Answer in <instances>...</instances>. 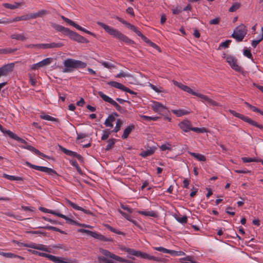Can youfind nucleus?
<instances>
[{
    "label": "nucleus",
    "instance_id": "21",
    "mask_svg": "<svg viewBox=\"0 0 263 263\" xmlns=\"http://www.w3.org/2000/svg\"><path fill=\"white\" fill-rule=\"evenodd\" d=\"M241 120L255 127H258L261 129H263V126L262 125L258 124L256 122L252 120L251 118L245 116L243 115Z\"/></svg>",
    "mask_w": 263,
    "mask_h": 263
},
{
    "label": "nucleus",
    "instance_id": "23",
    "mask_svg": "<svg viewBox=\"0 0 263 263\" xmlns=\"http://www.w3.org/2000/svg\"><path fill=\"white\" fill-rule=\"evenodd\" d=\"M97 24L104 28L106 31H107L108 33H109L111 35H115V30L111 28L109 26L105 25V24L102 23V22H98Z\"/></svg>",
    "mask_w": 263,
    "mask_h": 263
},
{
    "label": "nucleus",
    "instance_id": "36",
    "mask_svg": "<svg viewBox=\"0 0 263 263\" xmlns=\"http://www.w3.org/2000/svg\"><path fill=\"white\" fill-rule=\"evenodd\" d=\"M17 50V48H3L0 49V54H10L13 53L15 52Z\"/></svg>",
    "mask_w": 263,
    "mask_h": 263
},
{
    "label": "nucleus",
    "instance_id": "45",
    "mask_svg": "<svg viewBox=\"0 0 263 263\" xmlns=\"http://www.w3.org/2000/svg\"><path fill=\"white\" fill-rule=\"evenodd\" d=\"M127 252L129 255L135 256L136 257H139L140 254V251L136 250L130 248L127 249Z\"/></svg>",
    "mask_w": 263,
    "mask_h": 263
},
{
    "label": "nucleus",
    "instance_id": "38",
    "mask_svg": "<svg viewBox=\"0 0 263 263\" xmlns=\"http://www.w3.org/2000/svg\"><path fill=\"white\" fill-rule=\"evenodd\" d=\"M64 219H65L67 222H69L71 223H72L73 224H75V225H77L78 226H82V227H84L85 228H90V226L86 225L85 224L80 223L78 222L77 221H76L72 219L69 218L67 216H66V218H64Z\"/></svg>",
    "mask_w": 263,
    "mask_h": 263
},
{
    "label": "nucleus",
    "instance_id": "43",
    "mask_svg": "<svg viewBox=\"0 0 263 263\" xmlns=\"http://www.w3.org/2000/svg\"><path fill=\"white\" fill-rule=\"evenodd\" d=\"M140 118H142L143 120H145V121H157L159 118L160 117H151V116H145V115H140Z\"/></svg>",
    "mask_w": 263,
    "mask_h": 263
},
{
    "label": "nucleus",
    "instance_id": "53",
    "mask_svg": "<svg viewBox=\"0 0 263 263\" xmlns=\"http://www.w3.org/2000/svg\"><path fill=\"white\" fill-rule=\"evenodd\" d=\"M28 20V15H25L21 16H17L13 18V22H18L21 21H27Z\"/></svg>",
    "mask_w": 263,
    "mask_h": 263
},
{
    "label": "nucleus",
    "instance_id": "19",
    "mask_svg": "<svg viewBox=\"0 0 263 263\" xmlns=\"http://www.w3.org/2000/svg\"><path fill=\"white\" fill-rule=\"evenodd\" d=\"M156 146H151L148 147L146 150L143 151L140 154V155L143 157L145 158L147 156L152 155L156 151Z\"/></svg>",
    "mask_w": 263,
    "mask_h": 263
},
{
    "label": "nucleus",
    "instance_id": "42",
    "mask_svg": "<svg viewBox=\"0 0 263 263\" xmlns=\"http://www.w3.org/2000/svg\"><path fill=\"white\" fill-rule=\"evenodd\" d=\"M40 117L41 119L47 120V121H55L57 122L58 121V119L57 118H55L54 117H52L49 115H45L44 114H42L41 115Z\"/></svg>",
    "mask_w": 263,
    "mask_h": 263
},
{
    "label": "nucleus",
    "instance_id": "37",
    "mask_svg": "<svg viewBox=\"0 0 263 263\" xmlns=\"http://www.w3.org/2000/svg\"><path fill=\"white\" fill-rule=\"evenodd\" d=\"M160 149L162 151H165L166 150L171 151L172 150V145L170 143L166 142L160 146Z\"/></svg>",
    "mask_w": 263,
    "mask_h": 263
},
{
    "label": "nucleus",
    "instance_id": "61",
    "mask_svg": "<svg viewBox=\"0 0 263 263\" xmlns=\"http://www.w3.org/2000/svg\"><path fill=\"white\" fill-rule=\"evenodd\" d=\"M118 212L121 214L122 215V216L125 218H126L127 220L129 221V220H132V218H131V216L127 214V213H125L124 212H123L121 210H118Z\"/></svg>",
    "mask_w": 263,
    "mask_h": 263
},
{
    "label": "nucleus",
    "instance_id": "33",
    "mask_svg": "<svg viewBox=\"0 0 263 263\" xmlns=\"http://www.w3.org/2000/svg\"><path fill=\"white\" fill-rule=\"evenodd\" d=\"M99 95L105 101L109 102L112 105H115V101L106 95L104 94L102 92H99Z\"/></svg>",
    "mask_w": 263,
    "mask_h": 263
},
{
    "label": "nucleus",
    "instance_id": "17",
    "mask_svg": "<svg viewBox=\"0 0 263 263\" xmlns=\"http://www.w3.org/2000/svg\"><path fill=\"white\" fill-rule=\"evenodd\" d=\"M62 151L66 155L77 158L79 160H82L83 159V157L80 154H78L77 153L73 152L70 150H68L66 148L61 147V148Z\"/></svg>",
    "mask_w": 263,
    "mask_h": 263
},
{
    "label": "nucleus",
    "instance_id": "28",
    "mask_svg": "<svg viewBox=\"0 0 263 263\" xmlns=\"http://www.w3.org/2000/svg\"><path fill=\"white\" fill-rule=\"evenodd\" d=\"M106 143L107 144L106 145L105 149L106 151H109L114 147L115 144V139H109L107 141Z\"/></svg>",
    "mask_w": 263,
    "mask_h": 263
},
{
    "label": "nucleus",
    "instance_id": "26",
    "mask_svg": "<svg viewBox=\"0 0 263 263\" xmlns=\"http://www.w3.org/2000/svg\"><path fill=\"white\" fill-rule=\"evenodd\" d=\"M0 255H2L4 257L9 258H20L21 259H24V257H21L20 256H18L17 255L14 254L13 253H10V252H0Z\"/></svg>",
    "mask_w": 263,
    "mask_h": 263
},
{
    "label": "nucleus",
    "instance_id": "32",
    "mask_svg": "<svg viewBox=\"0 0 263 263\" xmlns=\"http://www.w3.org/2000/svg\"><path fill=\"white\" fill-rule=\"evenodd\" d=\"M10 37L12 39H15V40H16L18 41H25L27 39L25 37L24 33H20V34L14 33L11 35Z\"/></svg>",
    "mask_w": 263,
    "mask_h": 263
},
{
    "label": "nucleus",
    "instance_id": "29",
    "mask_svg": "<svg viewBox=\"0 0 263 263\" xmlns=\"http://www.w3.org/2000/svg\"><path fill=\"white\" fill-rule=\"evenodd\" d=\"M179 261L181 263H197L192 256L181 258L179 259Z\"/></svg>",
    "mask_w": 263,
    "mask_h": 263
},
{
    "label": "nucleus",
    "instance_id": "1",
    "mask_svg": "<svg viewBox=\"0 0 263 263\" xmlns=\"http://www.w3.org/2000/svg\"><path fill=\"white\" fill-rule=\"evenodd\" d=\"M65 68L63 71L65 73L72 71V69L83 68L86 67V64L79 60L73 59H67L64 62Z\"/></svg>",
    "mask_w": 263,
    "mask_h": 263
},
{
    "label": "nucleus",
    "instance_id": "50",
    "mask_svg": "<svg viewBox=\"0 0 263 263\" xmlns=\"http://www.w3.org/2000/svg\"><path fill=\"white\" fill-rule=\"evenodd\" d=\"M26 142H27L26 141ZM24 144H25V145H22L20 147L22 148L28 149L30 151L34 152L35 153V152L36 150V149L35 148H34L33 146H32L30 145H28L27 143H25Z\"/></svg>",
    "mask_w": 263,
    "mask_h": 263
},
{
    "label": "nucleus",
    "instance_id": "34",
    "mask_svg": "<svg viewBox=\"0 0 263 263\" xmlns=\"http://www.w3.org/2000/svg\"><path fill=\"white\" fill-rule=\"evenodd\" d=\"M52 27L59 31L64 32L66 34H67V33L69 30L68 28H65L61 25L55 24H53L52 25Z\"/></svg>",
    "mask_w": 263,
    "mask_h": 263
},
{
    "label": "nucleus",
    "instance_id": "58",
    "mask_svg": "<svg viewBox=\"0 0 263 263\" xmlns=\"http://www.w3.org/2000/svg\"><path fill=\"white\" fill-rule=\"evenodd\" d=\"M229 111L233 115V116H234L235 117H237L240 119H242L243 115H242V114H239L237 112H236L235 110H232V109H230L229 110Z\"/></svg>",
    "mask_w": 263,
    "mask_h": 263
},
{
    "label": "nucleus",
    "instance_id": "6",
    "mask_svg": "<svg viewBox=\"0 0 263 263\" xmlns=\"http://www.w3.org/2000/svg\"><path fill=\"white\" fill-rule=\"evenodd\" d=\"M25 165L26 166L29 167L30 168H33V169H34V170H37V171H39L41 172H45V173L48 174L49 175H50L52 176L58 175L57 172L51 168H49V167H47L46 166H41L35 165L31 164V163H30L28 161H26L25 162Z\"/></svg>",
    "mask_w": 263,
    "mask_h": 263
},
{
    "label": "nucleus",
    "instance_id": "49",
    "mask_svg": "<svg viewBox=\"0 0 263 263\" xmlns=\"http://www.w3.org/2000/svg\"><path fill=\"white\" fill-rule=\"evenodd\" d=\"M240 7V3L238 2L234 3L229 8V11L231 12H234L238 10Z\"/></svg>",
    "mask_w": 263,
    "mask_h": 263
},
{
    "label": "nucleus",
    "instance_id": "20",
    "mask_svg": "<svg viewBox=\"0 0 263 263\" xmlns=\"http://www.w3.org/2000/svg\"><path fill=\"white\" fill-rule=\"evenodd\" d=\"M67 203L76 210L81 211L83 212L84 213L87 214H91V212L89 210H85V209H83V208L78 206L77 204L72 202V201H71L69 200H67Z\"/></svg>",
    "mask_w": 263,
    "mask_h": 263
},
{
    "label": "nucleus",
    "instance_id": "30",
    "mask_svg": "<svg viewBox=\"0 0 263 263\" xmlns=\"http://www.w3.org/2000/svg\"><path fill=\"white\" fill-rule=\"evenodd\" d=\"M78 231L80 232L87 234L90 235L91 236H92L95 238H97V239L98 238V236L100 235V234H99L98 233L93 232H92L91 231H89V230H86V229H79Z\"/></svg>",
    "mask_w": 263,
    "mask_h": 263
},
{
    "label": "nucleus",
    "instance_id": "4",
    "mask_svg": "<svg viewBox=\"0 0 263 263\" xmlns=\"http://www.w3.org/2000/svg\"><path fill=\"white\" fill-rule=\"evenodd\" d=\"M247 29L243 24L236 27L232 34V36L237 42L242 41L247 33Z\"/></svg>",
    "mask_w": 263,
    "mask_h": 263
},
{
    "label": "nucleus",
    "instance_id": "40",
    "mask_svg": "<svg viewBox=\"0 0 263 263\" xmlns=\"http://www.w3.org/2000/svg\"><path fill=\"white\" fill-rule=\"evenodd\" d=\"M138 213L146 216L155 217L156 213L153 211H140Z\"/></svg>",
    "mask_w": 263,
    "mask_h": 263
},
{
    "label": "nucleus",
    "instance_id": "22",
    "mask_svg": "<svg viewBox=\"0 0 263 263\" xmlns=\"http://www.w3.org/2000/svg\"><path fill=\"white\" fill-rule=\"evenodd\" d=\"M115 121V116L114 114L110 115L106 119L104 125L107 127H112L114 126L113 122Z\"/></svg>",
    "mask_w": 263,
    "mask_h": 263
},
{
    "label": "nucleus",
    "instance_id": "24",
    "mask_svg": "<svg viewBox=\"0 0 263 263\" xmlns=\"http://www.w3.org/2000/svg\"><path fill=\"white\" fill-rule=\"evenodd\" d=\"M190 155L194 157L196 159L199 161H205L206 159L205 156L199 153H196L194 152H189Z\"/></svg>",
    "mask_w": 263,
    "mask_h": 263
},
{
    "label": "nucleus",
    "instance_id": "57",
    "mask_svg": "<svg viewBox=\"0 0 263 263\" xmlns=\"http://www.w3.org/2000/svg\"><path fill=\"white\" fill-rule=\"evenodd\" d=\"M176 220L182 224H185L187 222V218L186 216L182 217H175Z\"/></svg>",
    "mask_w": 263,
    "mask_h": 263
},
{
    "label": "nucleus",
    "instance_id": "12",
    "mask_svg": "<svg viewBox=\"0 0 263 263\" xmlns=\"http://www.w3.org/2000/svg\"><path fill=\"white\" fill-rule=\"evenodd\" d=\"M67 35H68L71 39L78 42L82 43L88 42V41L84 37L80 35L76 32L70 30V29L69 30Z\"/></svg>",
    "mask_w": 263,
    "mask_h": 263
},
{
    "label": "nucleus",
    "instance_id": "55",
    "mask_svg": "<svg viewBox=\"0 0 263 263\" xmlns=\"http://www.w3.org/2000/svg\"><path fill=\"white\" fill-rule=\"evenodd\" d=\"M182 90L194 96L196 92V91H194L190 87L186 85H184Z\"/></svg>",
    "mask_w": 263,
    "mask_h": 263
},
{
    "label": "nucleus",
    "instance_id": "18",
    "mask_svg": "<svg viewBox=\"0 0 263 263\" xmlns=\"http://www.w3.org/2000/svg\"><path fill=\"white\" fill-rule=\"evenodd\" d=\"M116 38H118L121 41L126 43L127 44H134V42L132 40L128 38L126 36L122 33L116 31Z\"/></svg>",
    "mask_w": 263,
    "mask_h": 263
},
{
    "label": "nucleus",
    "instance_id": "7",
    "mask_svg": "<svg viewBox=\"0 0 263 263\" xmlns=\"http://www.w3.org/2000/svg\"><path fill=\"white\" fill-rule=\"evenodd\" d=\"M40 256L48 258L50 260L55 263H76V261L71 259L64 260L63 258L57 257L49 254L41 252Z\"/></svg>",
    "mask_w": 263,
    "mask_h": 263
},
{
    "label": "nucleus",
    "instance_id": "8",
    "mask_svg": "<svg viewBox=\"0 0 263 263\" xmlns=\"http://www.w3.org/2000/svg\"><path fill=\"white\" fill-rule=\"evenodd\" d=\"M21 246H23L27 248H30L36 250H41L50 253L51 252V249H50L47 246L31 242L30 243H21Z\"/></svg>",
    "mask_w": 263,
    "mask_h": 263
},
{
    "label": "nucleus",
    "instance_id": "3",
    "mask_svg": "<svg viewBox=\"0 0 263 263\" xmlns=\"http://www.w3.org/2000/svg\"><path fill=\"white\" fill-rule=\"evenodd\" d=\"M64 46L62 43H51L46 44H28L26 45L25 47L28 48H36L37 49H51L61 48Z\"/></svg>",
    "mask_w": 263,
    "mask_h": 263
},
{
    "label": "nucleus",
    "instance_id": "2",
    "mask_svg": "<svg viewBox=\"0 0 263 263\" xmlns=\"http://www.w3.org/2000/svg\"><path fill=\"white\" fill-rule=\"evenodd\" d=\"M99 252L103 255L98 257V261L100 263H115V255L111 253L108 251L100 248Z\"/></svg>",
    "mask_w": 263,
    "mask_h": 263
},
{
    "label": "nucleus",
    "instance_id": "39",
    "mask_svg": "<svg viewBox=\"0 0 263 263\" xmlns=\"http://www.w3.org/2000/svg\"><path fill=\"white\" fill-rule=\"evenodd\" d=\"M3 177L8 180H11V181H13V180L22 181V178L20 177L11 176V175H7L6 174H3Z\"/></svg>",
    "mask_w": 263,
    "mask_h": 263
},
{
    "label": "nucleus",
    "instance_id": "54",
    "mask_svg": "<svg viewBox=\"0 0 263 263\" xmlns=\"http://www.w3.org/2000/svg\"><path fill=\"white\" fill-rule=\"evenodd\" d=\"M191 130L198 133H203L206 132V129L204 127L199 128V127H191Z\"/></svg>",
    "mask_w": 263,
    "mask_h": 263
},
{
    "label": "nucleus",
    "instance_id": "64",
    "mask_svg": "<svg viewBox=\"0 0 263 263\" xmlns=\"http://www.w3.org/2000/svg\"><path fill=\"white\" fill-rule=\"evenodd\" d=\"M172 11L174 14H178L181 12L182 9L181 7H176L175 8L173 9Z\"/></svg>",
    "mask_w": 263,
    "mask_h": 263
},
{
    "label": "nucleus",
    "instance_id": "35",
    "mask_svg": "<svg viewBox=\"0 0 263 263\" xmlns=\"http://www.w3.org/2000/svg\"><path fill=\"white\" fill-rule=\"evenodd\" d=\"M114 130H110L109 129H105L102 131V136L101 137V140L105 141L107 140L110 135L111 132H113Z\"/></svg>",
    "mask_w": 263,
    "mask_h": 263
},
{
    "label": "nucleus",
    "instance_id": "44",
    "mask_svg": "<svg viewBox=\"0 0 263 263\" xmlns=\"http://www.w3.org/2000/svg\"><path fill=\"white\" fill-rule=\"evenodd\" d=\"M39 228H44V229H47V230H52V231H56V232H60L61 233V234H65V232L60 230V229L57 228V227H53V226H46V227H39Z\"/></svg>",
    "mask_w": 263,
    "mask_h": 263
},
{
    "label": "nucleus",
    "instance_id": "62",
    "mask_svg": "<svg viewBox=\"0 0 263 263\" xmlns=\"http://www.w3.org/2000/svg\"><path fill=\"white\" fill-rule=\"evenodd\" d=\"M154 249L155 250H157L158 251L162 252L165 253H167V249H166L165 248L162 247H154Z\"/></svg>",
    "mask_w": 263,
    "mask_h": 263
},
{
    "label": "nucleus",
    "instance_id": "59",
    "mask_svg": "<svg viewBox=\"0 0 263 263\" xmlns=\"http://www.w3.org/2000/svg\"><path fill=\"white\" fill-rule=\"evenodd\" d=\"M243 55L249 59H251L253 61V57L252 53L250 50L246 49L243 51Z\"/></svg>",
    "mask_w": 263,
    "mask_h": 263
},
{
    "label": "nucleus",
    "instance_id": "47",
    "mask_svg": "<svg viewBox=\"0 0 263 263\" xmlns=\"http://www.w3.org/2000/svg\"><path fill=\"white\" fill-rule=\"evenodd\" d=\"M242 160L245 163H249L252 162H260V159L258 160L255 158H249V157H242Z\"/></svg>",
    "mask_w": 263,
    "mask_h": 263
},
{
    "label": "nucleus",
    "instance_id": "60",
    "mask_svg": "<svg viewBox=\"0 0 263 263\" xmlns=\"http://www.w3.org/2000/svg\"><path fill=\"white\" fill-rule=\"evenodd\" d=\"M50 213L52 214H53L54 215L58 216V217L62 218H66V216H65V215H63L62 214H61V213H59V212H58L57 211H55L51 210V211H50Z\"/></svg>",
    "mask_w": 263,
    "mask_h": 263
},
{
    "label": "nucleus",
    "instance_id": "16",
    "mask_svg": "<svg viewBox=\"0 0 263 263\" xmlns=\"http://www.w3.org/2000/svg\"><path fill=\"white\" fill-rule=\"evenodd\" d=\"M179 127L184 132L187 133L191 130V122L188 120H184L178 124Z\"/></svg>",
    "mask_w": 263,
    "mask_h": 263
},
{
    "label": "nucleus",
    "instance_id": "14",
    "mask_svg": "<svg viewBox=\"0 0 263 263\" xmlns=\"http://www.w3.org/2000/svg\"><path fill=\"white\" fill-rule=\"evenodd\" d=\"M52 59L51 58H47L43 60L31 65V69L32 70H36L41 67H43L50 64L52 62Z\"/></svg>",
    "mask_w": 263,
    "mask_h": 263
},
{
    "label": "nucleus",
    "instance_id": "41",
    "mask_svg": "<svg viewBox=\"0 0 263 263\" xmlns=\"http://www.w3.org/2000/svg\"><path fill=\"white\" fill-rule=\"evenodd\" d=\"M148 86L151 87V89H152L153 90H154L156 92L160 93V92H164L163 88L161 86H155L151 83H149Z\"/></svg>",
    "mask_w": 263,
    "mask_h": 263
},
{
    "label": "nucleus",
    "instance_id": "48",
    "mask_svg": "<svg viewBox=\"0 0 263 263\" xmlns=\"http://www.w3.org/2000/svg\"><path fill=\"white\" fill-rule=\"evenodd\" d=\"M231 42V40H227L226 41L221 43L218 47V49H220L221 48L226 49L228 48Z\"/></svg>",
    "mask_w": 263,
    "mask_h": 263
},
{
    "label": "nucleus",
    "instance_id": "27",
    "mask_svg": "<svg viewBox=\"0 0 263 263\" xmlns=\"http://www.w3.org/2000/svg\"><path fill=\"white\" fill-rule=\"evenodd\" d=\"M172 112L177 117H181L183 115H188L190 111L184 109H173Z\"/></svg>",
    "mask_w": 263,
    "mask_h": 263
},
{
    "label": "nucleus",
    "instance_id": "56",
    "mask_svg": "<svg viewBox=\"0 0 263 263\" xmlns=\"http://www.w3.org/2000/svg\"><path fill=\"white\" fill-rule=\"evenodd\" d=\"M116 88H118L121 90H123L125 92H126L128 88L125 87L124 85L122 84L121 83L116 82Z\"/></svg>",
    "mask_w": 263,
    "mask_h": 263
},
{
    "label": "nucleus",
    "instance_id": "25",
    "mask_svg": "<svg viewBox=\"0 0 263 263\" xmlns=\"http://www.w3.org/2000/svg\"><path fill=\"white\" fill-rule=\"evenodd\" d=\"M135 126L133 124H130L124 130L123 134L121 137L122 139H126L131 132L134 129Z\"/></svg>",
    "mask_w": 263,
    "mask_h": 263
},
{
    "label": "nucleus",
    "instance_id": "9",
    "mask_svg": "<svg viewBox=\"0 0 263 263\" xmlns=\"http://www.w3.org/2000/svg\"><path fill=\"white\" fill-rule=\"evenodd\" d=\"M195 96L200 98L201 99V101L203 103L206 104L207 103L209 105L214 106H221V105L220 103L215 101L214 100L208 97L207 96L199 93L198 92H196Z\"/></svg>",
    "mask_w": 263,
    "mask_h": 263
},
{
    "label": "nucleus",
    "instance_id": "63",
    "mask_svg": "<svg viewBox=\"0 0 263 263\" xmlns=\"http://www.w3.org/2000/svg\"><path fill=\"white\" fill-rule=\"evenodd\" d=\"M220 18L216 17L215 18L210 21V25H217L220 22Z\"/></svg>",
    "mask_w": 263,
    "mask_h": 263
},
{
    "label": "nucleus",
    "instance_id": "5",
    "mask_svg": "<svg viewBox=\"0 0 263 263\" xmlns=\"http://www.w3.org/2000/svg\"><path fill=\"white\" fill-rule=\"evenodd\" d=\"M223 58L233 69L237 72H243V69L237 64V60L235 57L224 54Z\"/></svg>",
    "mask_w": 263,
    "mask_h": 263
},
{
    "label": "nucleus",
    "instance_id": "46",
    "mask_svg": "<svg viewBox=\"0 0 263 263\" xmlns=\"http://www.w3.org/2000/svg\"><path fill=\"white\" fill-rule=\"evenodd\" d=\"M131 75L125 71L123 70H120L119 73L116 74V78H122L125 77H130Z\"/></svg>",
    "mask_w": 263,
    "mask_h": 263
},
{
    "label": "nucleus",
    "instance_id": "11",
    "mask_svg": "<svg viewBox=\"0 0 263 263\" xmlns=\"http://www.w3.org/2000/svg\"><path fill=\"white\" fill-rule=\"evenodd\" d=\"M0 130L4 134H7L8 136H9L10 138L12 139L19 142L22 143H26V141L21 138H20L18 136H17L15 134L13 133L12 132H11L10 130L6 129L4 128L1 124H0Z\"/></svg>",
    "mask_w": 263,
    "mask_h": 263
},
{
    "label": "nucleus",
    "instance_id": "10",
    "mask_svg": "<svg viewBox=\"0 0 263 263\" xmlns=\"http://www.w3.org/2000/svg\"><path fill=\"white\" fill-rule=\"evenodd\" d=\"M151 106L155 112L159 114H161L167 109L166 106L162 103L155 101L151 102Z\"/></svg>",
    "mask_w": 263,
    "mask_h": 263
},
{
    "label": "nucleus",
    "instance_id": "31",
    "mask_svg": "<svg viewBox=\"0 0 263 263\" xmlns=\"http://www.w3.org/2000/svg\"><path fill=\"white\" fill-rule=\"evenodd\" d=\"M261 35H259L256 40L252 41L251 44L253 47H256L259 43L263 40V26L261 28Z\"/></svg>",
    "mask_w": 263,
    "mask_h": 263
},
{
    "label": "nucleus",
    "instance_id": "15",
    "mask_svg": "<svg viewBox=\"0 0 263 263\" xmlns=\"http://www.w3.org/2000/svg\"><path fill=\"white\" fill-rule=\"evenodd\" d=\"M14 64L11 63L5 65L0 68V78L3 76H7L9 72L13 70Z\"/></svg>",
    "mask_w": 263,
    "mask_h": 263
},
{
    "label": "nucleus",
    "instance_id": "13",
    "mask_svg": "<svg viewBox=\"0 0 263 263\" xmlns=\"http://www.w3.org/2000/svg\"><path fill=\"white\" fill-rule=\"evenodd\" d=\"M62 18L65 22H66V23L69 24L70 25L73 26L74 27H75L78 30L82 31H83V32H85V33H87L88 34H90V35H95L94 33H93L90 32L89 31L86 30V29L82 27L81 26H80V25H78L77 24H76V23H74L73 21H71V20H70V19H69V18L64 16H62Z\"/></svg>",
    "mask_w": 263,
    "mask_h": 263
},
{
    "label": "nucleus",
    "instance_id": "51",
    "mask_svg": "<svg viewBox=\"0 0 263 263\" xmlns=\"http://www.w3.org/2000/svg\"><path fill=\"white\" fill-rule=\"evenodd\" d=\"M128 28L135 32L138 36H140L142 35V33L136 26L130 24L128 25Z\"/></svg>",
    "mask_w": 263,
    "mask_h": 263
},
{
    "label": "nucleus",
    "instance_id": "52",
    "mask_svg": "<svg viewBox=\"0 0 263 263\" xmlns=\"http://www.w3.org/2000/svg\"><path fill=\"white\" fill-rule=\"evenodd\" d=\"M13 18H3L0 19V24L7 25L13 23Z\"/></svg>",
    "mask_w": 263,
    "mask_h": 263
}]
</instances>
